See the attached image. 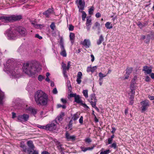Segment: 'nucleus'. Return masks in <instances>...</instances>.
I'll use <instances>...</instances> for the list:
<instances>
[{
	"mask_svg": "<svg viewBox=\"0 0 154 154\" xmlns=\"http://www.w3.org/2000/svg\"><path fill=\"white\" fill-rule=\"evenodd\" d=\"M16 64L14 62L13 59H9L6 62V65H5L4 69L10 76L14 77H17L18 74L17 70L18 68L16 66Z\"/></svg>",
	"mask_w": 154,
	"mask_h": 154,
	"instance_id": "1",
	"label": "nucleus"
},
{
	"mask_svg": "<svg viewBox=\"0 0 154 154\" xmlns=\"http://www.w3.org/2000/svg\"><path fill=\"white\" fill-rule=\"evenodd\" d=\"M34 100L38 106H46L49 101L48 95L43 91L38 90L35 93Z\"/></svg>",
	"mask_w": 154,
	"mask_h": 154,
	"instance_id": "2",
	"label": "nucleus"
},
{
	"mask_svg": "<svg viewBox=\"0 0 154 154\" xmlns=\"http://www.w3.org/2000/svg\"><path fill=\"white\" fill-rule=\"evenodd\" d=\"M8 39H14L19 35L24 36L26 35V31L25 28L20 26L14 29H8L6 32Z\"/></svg>",
	"mask_w": 154,
	"mask_h": 154,
	"instance_id": "3",
	"label": "nucleus"
},
{
	"mask_svg": "<svg viewBox=\"0 0 154 154\" xmlns=\"http://www.w3.org/2000/svg\"><path fill=\"white\" fill-rule=\"evenodd\" d=\"M41 69L38 64L32 63H25L23 67V72L29 76H32L39 72Z\"/></svg>",
	"mask_w": 154,
	"mask_h": 154,
	"instance_id": "4",
	"label": "nucleus"
},
{
	"mask_svg": "<svg viewBox=\"0 0 154 154\" xmlns=\"http://www.w3.org/2000/svg\"><path fill=\"white\" fill-rule=\"evenodd\" d=\"M22 18L21 15L6 16H0V20L5 23H8L20 20Z\"/></svg>",
	"mask_w": 154,
	"mask_h": 154,
	"instance_id": "5",
	"label": "nucleus"
},
{
	"mask_svg": "<svg viewBox=\"0 0 154 154\" xmlns=\"http://www.w3.org/2000/svg\"><path fill=\"white\" fill-rule=\"evenodd\" d=\"M141 108L142 112H144L150 106L149 101L147 100H144L140 102Z\"/></svg>",
	"mask_w": 154,
	"mask_h": 154,
	"instance_id": "6",
	"label": "nucleus"
},
{
	"mask_svg": "<svg viewBox=\"0 0 154 154\" xmlns=\"http://www.w3.org/2000/svg\"><path fill=\"white\" fill-rule=\"evenodd\" d=\"M29 115L26 114H23L17 116L18 121L21 122H25L29 120Z\"/></svg>",
	"mask_w": 154,
	"mask_h": 154,
	"instance_id": "7",
	"label": "nucleus"
},
{
	"mask_svg": "<svg viewBox=\"0 0 154 154\" xmlns=\"http://www.w3.org/2000/svg\"><path fill=\"white\" fill-rule=\"evenodd\" d=\"M74 99V101L77 103L80 104L85 108H89V107L85 103H83V102L81 99V97L79 95H77L76 97H75Z\"/></svg>",
	"mask_w": 154,
	"mask_h": 154,
	"instance_id": "8",
	"label": "nucleus"
},
{
	"mask_svg": "<svg viewBox=\"0 0 154 154\" xmlns=\"http://www.w3.org/2000/svg\"><path fill=\"white\" fill-rule=\"evenodd\" d=\"M57 123L56 121H54L51 124L47 125V130L52 131L56 129Z\"/></svg>",
	"mask_w": 154,
	"mask_h": 154,
	"instance_id": "9",
	"label": "nucleus"
},
{
	"mask_svg": "<svg viewBox=\"0 0 154 154\" xmlns=\"http://www.w3.org/2000/svg\"><path fill=\"white\" fill-rule=\"evenodd\" d=\"M89 99H88L89 102L91 103V105L97 103V100L95 97V94H92L90 96Z\"/></svg>",
	"mask_w": 154,
	"mask_h": 154,
	"instance_id": "10",
	"label": "nucleus"
},
{
	"mask_svg": "<svg viewBox=\"0 0 154 154\" xmlns=\"http://www.w3.org/2000/svg\"><path fill=\"white\" fill-rule=\"evenodd\" d=\"M76 3L79 10H83L84 9L85 6L84 0H77Z\"/></svg>",
	"mask_w": 154,
	"mask_h": 154,
	"instance_id": "11",
	"label": "nucleus"
},
{
	"mask_svg": "<svg viewBox=\"0 0 154 154\" xmlns=\"http://www.w3.org/2000/svg\"><path fill=\"white\" fill-rule=\"evenodd\" d=\"M81 44L87 48H89L90 46L91 42L89 39H85L83 41L81 42Z\"/></svg>",
	"mask_w": 154,
	"mask_h": 154,
	"instance_id": "12",
	"label": "nucleus"
},
{
	"mask_svg": "<svg viewBox=\"0 0 154 154\" xmlns=\"http://www.w3.org/2000/svg\"><path fill=\"white\" fill-rule=\"evenodd\" d=\"M27 144L28 146V149L29 150V152L31 150H34V146L33 142L31 140L28 141L27 142Z\"/></svg>",
	"mask_w": 154,
	"mask_h": 154,
	"instance_id": "13",
	"label": "nucleus"
},
{
	"mask_svg": "<svg viewBox=\"0 0 154 154\" xmlns=\"http://www.w3.org/2000/svg\"><path fill=\"white\" fill-rule=\"evenodd\" d=\"M92 29L95 30L96 29H98L97 34H99L100 33V24L98 22H96L94 24V26L92 27Z\"/></svg>",
	"mask_w": 154,
	"mask_h": 154,
	"instance_id": "14",
	"label": "nucleus"
},
{
	"mask_svg": "<svg viewBox=\"0 0 154 154\" xmlns=\"http://www.w3.org/2000/svg\"><path fill=\"white\" fill-rule=\"evenodd\" d=\"M66 139L68 140H75V135L70 136L69 134L66 131Z\"/></svg>",
	"mask_w": 154,
	"mask_h": 154,
	"instance_id": "15",
	"label": "nucleus"
},
{
	"mask_svg": "<svg viewBox=\"0 0 154 154\" xmlns=\"http://www.w3.org/2000/svg\"><path fill=\"white\" fill-rule=\"evenodd\" d=\"M143 70L145 71L148 74L151 73L152 71V68L146 66H143Z\"/></svg>",
	"mask_w": 154,
	"mask_h": 154,
	"instance_id": "16",
	"label": "nucleus"
},
{
	"mask_svg": "<svg viewBox=\"0 0 154 154\" xmlns=\"http://www.w3.org/2000/svg\"><path fill=\"white\" fill-rule=\"evenodd\" d=\"M27 110L29 111V112L33 115H35L37 112V109L35 108H33L32 107H29L27 109Z\"/></svg>",
	"mask_w": 154,
	"mask_h": 154,
	"instance_id": "17",
	"label": "nucleus"
},
{
	"mask_svg": "<svg viewBox=\"0 0 154 154\" xmlns=\"http://www.w3.org/2000/svg\"><path fill=\"white\" fill-rule=\"evenodd\" d=\"M61 49V52H60V54L63 57H66L67 54L66 50L64 47H60Z\"/></svg>",
	"mask_w": 154,
	"mask_h": 154,
	"instance_id": "18",
	"label": "nucleus"
},
{
	"mask_svg": "<svg viewBox=\"0 0 154 154\" xmlns=\"http://www.w3.org/2000/svg\"><path fill=\"white\" fill-rule=\"evenodd\" d=\"M104 38L102 35H100L99 39L97 41V43L98 45H100L104 41Z\"/></svg>",
	"mask_w": 154,
	"mask_h": 154,
	"instance_id": "19",
	"label": "nucleus"
},
{
	"mask_svg": "<svg viewBox=\"0 0 154 154\" xmlns=\"http://www.w3.org/2000/svg\"><path fill=\"white\" fill-rule=\"evenodd\" d=\"M96 68V66L90 67H88L87 68V71L88 72H93L95 70Z\"/></svg>",
	"mask_w": 154,
	"mask_h": 154,
	"instance_id": "20",
	"label": "nucleus"
},
{
	"mask_svg": "<svg viewBox=\"0 0 154 154\" xmlns=\"http://www.w3.org/2000/svg\"><path fill=\"white\" fill-rule=\"evenodd\" d=\"M70 40L72 44L74 42L75 38V34L73 33H70L69 35Z\"/></svg>",
	"mask_w": 154,
	"mask_h": 154,
	"instance_id": "21",
	"label": "nucleus"
},
{
	"mask_svg": "<svg viewBox=\"0 0 154 154\" xmlns=\"http://www.w3.org/2000/svg\"><path fill=\"white\" fill-rule=\"evenodd\" d=\"M20 147L22 149V151L24 152H29V150L27 148L26 146L23 143H21L20 146Z\"/></svg>",
	"mask_w": 154,
	"mask_h": 154,
	"instance_id": "22",
	"label": "nucleus"
},
{
	"mask_svg": "<svg viewBox=\"0 0 154 154\" xmlns=\"http://www.w3.org/2000/svg\"><path fill=\"white\" fill-rule=\"evenodd\" d=\"M31 23L35 28L37 29L40 28H41V26H43L42 25L37 24L35 21H31Z\"/></svg>",
	"mask_w": 154,
	"mask_h": 154,
	"instance_id": "23",
	"label": "nucleus"
},
{
	"mask_svg": "<svg viewBox=\"0 0 154 154\" xmlns=\"http://www.w3.org/2000/svg\"><path fill=\"white\" fill-rule=\"evenodd\" d=\"M57 147L59 151L61 152L64 150V148L62 147V145L60 144L59 142H57Z\"/></svg>",
	"mask_w": 154,
	"mask_h": 154,
	"instance_id": "24",
	"label": "nucleus"
},
{
	"mask_svg": "<svg viewBox=\"0 0 154 154\" xmlns=\"http://www.w3.org/2000/svg\"><path fill=\"white\" fill-rule=\"evenodd\" d=\"M64 113L62 112L60 114L59 116L57 117L56 119H57L60 122L62 121L63 118L64 116Z\"/></svg>",
	"mask_w": 154,
	"mask_h": 154,
	"instance_id": "25",
	"label": "nucleus"
},
{
	"mask_svg": "<svg viewBox=\"0 0 154 154\" xmlns=\"http://www.w3.org/2000/svg\"><path fill=\"white\" fill-rule=\"evenodd\" d=\"M147 23H142L140 22H138L137 24V25L140 29L142 28L143 27L146 26L147 25Z\"/></svg>",
	"mask_w": 154,
	"mask_h": 154,
	"instance_id": "26",
	"label": "nucleus"
},
{
	"mask_svg": "<svg viewBox=\"0 0 154 154\" xmlns=\"http://www.w3.org/2000/svg\"><path fill=\"white\" fill-rule=\"evenodd\" d=\"M105 27L108 29H110L112 28V25L111 23L109 22H107L105 24Z\"/></svg>",
	"mask_w": 154,
	"mask_h": 154,
	"instance_id": "27",
	"label": "nucleus"
},
{
	"mask_svg": "<svg viewBox=\"0 0 154 154\" xmlns=\"http://www.w3.org/2000/svg\"><path fill=\"white\" fill-rule=\"evenodd\" d=\"M79 114H78L77 113L74 114L73 117H72V119L74 121H75L79 117Z\"/></svg>",
	"mask_w": 154,
	"mask_h": 154,
	"instance_id": "28",
	"label": "nucleus"
},
{
	"mask_svg": "<svg viewBox=\"0 0 154 154\" xmlns=\"http://www.w3.org/2000/svg\"><path fill=\"white\" fill-rule=\"evenodd\" d=\"M135 83V80L131 81V84L130 86V89H136V87L135 85H134V83Z\"/></svg>",
	"mask_w": 154,
	"mask_h": 154,
	"instance_id": "29",
	"label": "nucleus"
},
{
	"mask_svg": "<svg viewBox=\"0 0 154 154\" xmlns=\"http://www.w3.org/2000/svg\"><path fill=\"white\" fill-rule=\"evenodd\" d=\"M146 40L145 41L146 43H148L149 42V40L151 39V36L150 35L148 34L146 36Z\"/></svg>",
	"mask_w": 154,
	"mask_h": 154,
	"instance_id": "30",
	"label": "nucleus"
},
{
	"mask_svg": "<svg viewBox=\"0 0 154 154\" xmlns=\"http://www.w3.org/2000/svg\"><path fill=\"white\" fill-rule=\"evenodd\" d=\"M91 20L89 18H88L87 17V21L86 23V25H91Z\"/></svg>",
	"mask_w": 154,
	"mask_h": 154,
	"instance_id": "31",
	"label": "nucleus"
},
{
	"mask_svg": "<svg viewBox=\"0 0 154 154\" xmlns=\"http://www.w3.org/2000/svg\"><path fill=\"white\" fill-rule=\"evenodd\" d=\"M83 95L86 98H88V91L87 90H83Z\"/></svg>",
	"mask_w": 154,
	"mask_h": 154,
	"instance_id": "32",
	"label": "nucleus"
},
{
	"mask_svg": "<svg viewBox=\"0 0 154 154\" xmlns=\"http://www.w3.org/2000/svg\"><path fill=\"white\" fill-rule=\"evenodd\" d=\"M60 47H63L64 46L63 39L62 37H61L60 38Z\"/></svg>",
	"mask_w": 154,
	"mask_h": 154,
	"instance_id": "33",
	"label": "nucleus"
},
{
	"mask_svg": "<svg viewBox=\"0 0 154 154\" xmlns=\"http://www.w3.org/2000/svg\"><path fill=\"white\" fill-rule=\"evenodd\" d=\"M82 18L83 20H85V18L86 17V14L85 12L84 11H82Z\"/></svg>",
	"mask_w": 154,
	"mask_h": 154,
	"instance_id": "34",
	"label": "nucleus"
},
{
	"mask_svg": "<svg viewBox=\"0 0 154 154\" xmlns=\"http://www.w3.org/2000/svg\"><path fill=\"white\" fill-rule=\"evenodd\" d=\"M37 127L39 128L47 130V125L46 126H42L40 125H38Z\"/></svg>",
	"mask_w": 154,
	"mask_h": 154,
	"instance_id": "35",
	"label": "nucleus"
},
{
	"mask_svg": "<svg viewBox=\"0 0 154 154\" xmlns=\"http://www.w3.org/2000/svg\"><path fill=\"white\" fill-rule=\"evenodd\" d=\"M28 154H38V152L35 150H31L28 152Z\"/></svg>",
	"mask_w": 154,
	"mask_h": 154,
	"instance_id": "36",
	"label": "nucleus"
},
{
	"mask_svg": "<svg viewBox=\"0 0 154 154\" xmlns=\"http://www.w3.org/2000/svg\"><path fill=\"white\" fill-rule=\"evenodd\" d=\"M44 15H45L46 17H49V15L50 14V13L49 11V10H47L43 13Z\"/></svg>",
	"mask_w": 154,
	"mask_h": 154,
	"instance_id": "37",
	"label": "nucleus"
},
{
	"mask_svg": "<svg viewBox=\"0 0 154 154\" xmlns=\"http://www.w3.org/2000/svg\"><path fill=\"white\" fill-rule=\"evenodd\" d=\"M50 28H51V29L52 30H54L55 28V25L54 23V22L52 23L51 25H50Z\"/></svg>",
	"mask_w": 154,
	"mask_h": 154,
	"instance_id": "38",
	"label": "nucleus"
},
{
	"mask_svg": "<svg viewBox=\"0 0 154 154\" xmlns=\"http://www.w3.org/2000/svg\"><path fill=\"white\" fill-rule=\"evenodd\" d=\"M111 148H113L114 149H116L117 148V145L116 143H114L110 146Z\"/></svg>",
	"mask_w": 154,
	"mask_h": 154,
	"instance_id": "39",
	"label": "nucleus"
},
{
	"mask_svg": "<svg viewBox=\"0 0 154 154\" xmlns=\"http://www.w3.org/2000/svg\"><path fill=\"white\" fill-rule=\"evenodd\" d=\"M45 78V76H43L41 75H40L38 77V79L40 81H42Z\"/></svg>",
	"mask_w": 154,
	"mask_h": 154,
	"instance_id": "40",
	"label": "nucleus"
},
{
	"mask_svg": "<svg viewBox=\"0 0 154 154\" xmlns=\"http://www.w3.org/2000/svg\"><path fill=\"white\" fill-rule=\"evenodd\" d=\"M110 150L109 149H108L104 151L101 152L100 153V154H108Z\"/></svg>",
	"mask_w": 154,
	"mask_h": 154,
	"instance_id": "41",
	"label": "nucleus"
},
{
	"mask_svg": "<svg viewBox=\"0 0 154 154\" xmlns=\"http://www.w3.org/2000/svg\"><path fill=\"white\" fill-rule=\"evenodd\" d=\"M132 68H129L127 69L126 70V73L130 74L132 72Z\"/></svg>",
	"mask_w": 154,
	"mask_h": 154,
	"instance_id": "42",
	"label": "nucleus"
},
{
	"mask_svg": "<svg viewBox=\"0 0 154 154\" xmlns=\"http://www.w3.org/2000/svg\"><path fill=\"white\" fill-rule=\"evenodd\" d=\"M57 108H59L62 107L63 109H65L66 107V106L64 105H61L60 104H58L57 105Z\"/></svg>",
	"mask_w": 154,
	"mask_h": 154,
	"instance_id": "43",
	"label": "nucleus"
},
{
	"mask_svg": "<svg viewBox=\"0 0 154 154\" xmlns=\"http://www.w3.org/2000/svg\"><path fill=\"white\" fill-rule=\"evenodd\" d=\"M96 103H94L91 105L92 107L93 108H94L97 111H99V109L96 106Z\"/></svg>",
	"mask_w": 154,
	"mask_h": 154,
	"instance_id": "44",
	"label": "nucleus"
},
{
	"mask_svg": "<svg viewBox=\"0 0 154 154\" xmlns=\"http://www.w3.org/2000/svg\"><path fill=\"white\" fill-rule=\"evenodd\" d=\"M82 73L81 72H78L77 75V78H82Z\"/></svg>",
	"mask_w": 154,
	"mask_h": 154,
	"instance_id": "45",
	"label": "nucleus"
},
{
	"mask_svg": "<svg viewBox=\"0 0 154 154\" xmlns=\"http://www.w3.org/2000/svg\"><path fill=\"white\" fill-rule=\"evenodd\" d=\"M83 117L82 116H81L79 120V122L81 124H82L83 123Z\"/></svg>",
	"mask_w": 154,
	"mask_h": 154,
	"instance_id": "46",
	"label": "nucleus"
},
{
	"mask_svg": "<svg viewBox=\"0 0 154 154\" xmlns=\"http://www.w3.org/2000/svg\"><path fill=\"white\" fill-rule=\"evenodd\" d=\"M107 75H104L101 72H100L99 74V77H101L103 78L106 77Z\"/></svg>",
	"mask_w": 154,
	"mask_h": 154,
	"instance_id": "47",
	"label": "nucleus"
},
{
	"mask_svg": "<svg viewBox=\"0 0 154 154\" xmlns=\"http://www.w3.org/2000/svg\"><path fill=\"white\" fill-rule=\"evenodd\" d=\"M77 95V94L76 93L75 94H69V97H74V98H75V97H76Z\"/></svg>",
	"mask_w": 154,
	"mask_h": 154,
	"instance_id": "48",
	"label": "nucleus"
},
{
	"mask_svg": "<svg viewBox=\"0 0 154 154\" xmlns=\"http://www.w3.org/2000/svg\"><path fill=\"white\" fill-rule=\"evenodd\" d=\"M113 139H112V138H109L108 139V143H106V145H108L109 144H111L112 141Z\"/></svg>",
	"mask_w": 154,
	"mask_h": 154,
	"instance_id": "49",
	"label": "nucleus"
},
{
	"mask_svg": "<svg viewBox=\"0 0 154 154\" xmlns=\"http://www.w3.org/2000/svg\"><path fill=\"white\" fill-rule=\"evenodd\" d=\"M82 78H77L76 81L78 84H80L81 82V79Z\"/></svg>",
	"mask_w": 154,
	"mask_h": 154,
	"instance_id": "50",
	"label": "nucleus"
},
{
	"mask_svg": "<svg viewBox=\"0 0 154 154\" xmlns=\"http://www.w3.org/2000/svg\"><path fill=\"white\" fill-rule=\"evenodd\" d=\"M62 66L63 68V69H67V66H66V64H65L62 63Z\"/></svg>",
	"mask_w": 154,
	"mask_h": 154,
	"instance_id": "51",
	"label": "nucleus"
},
{
	"mask_svg": "<svg viewBox=\"0 0 154 154\" xmlns=\"http://www.w3.org/2000/svg\"><path fill=\"white\" fill-rule=\"evenodd\" d=\"M74 27L72 25H69V31H72L74 29Z\"/></svg>",
	"mask_w": 154,
	"mask_h": 154,
	"instance_id": "52",
	"label": "nucleus"
},
{
	"mask_svg": "<svg viewBox=\"0 0 154 154\" xmlns=\"http://www.w3.org/2000/svg\"><path fill=\"white\" fill-rule=\"evenodd\" d=\"M35 38H37L39 39H42V37L39 35L38 34H36L35 35Z\"/></svg>",
	"mask_w": 154,
	"mask_h": 154,
	"instance_id": "53",
	"label": "nucleus"
},
{
	"mask_svg": "<svg viewBox=\"0 0 154 154\" xmlns=\"http://www.w3.org/2000/svg\"><path fill=\"white\" fill-rule=\"evenodd\" d=\"M85 141L88 143H90L91 142V139L89 138H87L85 140Z\"/></svg>",
	"mask_w": 154,
	"mask_h": 154,
	"instance_id": "54",
	"label": "nucleus"
},
{
	"mask_svg": "<svg viewBox=\"0 0 154 154\" xmlns=\"http://www.w3.org/2000/svg\"><path fill=\"white\" fill-rule=\"evenodd\" d=\"M80 148L84 152H85L87 151L86 147H84L81 146L80 147Z\"/></svg>",
	"mask_w": 154,
	"mask_h": 154,
	"instance_id": "55",
	"label": "nucleus"
},
{
	"mask_svg": "<svg viewBox=\"0 0 154 154\" xmlns=\"http://www.w3.org/2000/svg\"><path fill=\"white\" fill-rule=\"evenodd\" d=\"M151 36V39H154V32L151 33L150 34H149Z\"/></svg>",
	"mask_w": 154,
	"mask_h": 154,
	"instance_id": "56",
	"label": "nucleus"
},
{
	"mask_svg": "<svg viewBox=\"0 0 154 154\" xmlns=\"http://www.w3.org/2000/svg\"><path fill=\"white\" fill-rule=\"evenodd\" d=\"M52 92L54 94H56L57 93V91L56 88H55L53 89Z\"/></svg>",
	"mask_w": 154,
	"mask_h": 154,
	"instance_id": "57",
	"label": "nucleus"
},
{
	"mask_svg": "<svg viewBox=\"0 0 154 154\" xmlns=\"http://www.w3.org/2000/svg\"><path fill=\"white\" fill-rule=\"evenodd\" d=\"M70 66V62L69 61L67 63V65L66 67V69L67 70H69V69Z\"/></svg>",
	"mask_w": 154,
	"mask_h": 154,
	"instance_id": "58",
	"label": "nucleus"
},
{
	"mask_svg": "<svg viewBox=\"0 0 154 154\" xmlns=\"http://www.w3.org/2000/svg\"><path fill=\"white\" fill-rule=\"evenodd\" d=\"M148 97L151 100H154V97L153 96H151L150 95H149Z\"/></svg>",
	"mask_w": 154,
	"mask_h": 154,
	"instance_id": "59",
	"label": "nucleus"
},
{
	"mask_svg": "<svg viewBox=\"0 0 154 154\" xmlns=\"http://www.w3.org/2000/svg\"><path fill=\"white\" fill-rule=\"evenodd\" d=\"M150 78H149V77L148 76H146V78H145V80L147 82H149V81H150Z\"/></svg>",
	"mask_w": 154,
	"mask_h": 154,
	"instance_id": "60",
	"label": "nucleus"
},
{
	"mask_svg": "<svg viewBox=\"0 0 154 154\" xmlns=\"http://www.w3.org/2000/svg\"><path fill=\"white\" fill-rule=\"evenodd\" d=\"M91 25H86V28L87 29V30L88 31H89L90 30V29L91 27Z\"/></svg>",
	"mask_w": 154,
	"mask_h": 154,
	"instance_id": "61",
	"label": "nucleus"
},
{
	"mask_svg": "<svg viewBox=\"0 0 154 154\" xmlns=\"http://www.w3.org/2000/svg\"><path fill=\"white\" fill-rule=\"evenodd\" d=\"M91 61L93 62L94 61V56L93 54H91Z\"/></svg>",
	"mask_w": 154,
	"mask_h": 154,
	"instance_id": "62",
	"label": "nucleus"
},
{
	"mask_svg": "<svg viewBox=\"0 0 154 154\" xmlns=\"http://www.w3.org/2000/svg\"><path fill=\"white\" fill-rule=\"evenodd\" d=\"M95 16L97 18H99L101 16V14L99 13H97L96 14Z\"/></svg>",
	"mask_w": 154,
	"mask_h": 154,
	"instance_id": "63",
	"label": "nucleus"
},
{
	"mask_svg": "<svg viewBox=\"0 0 154 154\" xmlns=\"http://www.w3.org/2000/svg\"><path fill=\"white\" fill-rule=\"evenodd\" d=\"M61 101L63 103H66L67 101L66 99L62 98L61 99Z\"/></svg>",
	"mask_w": 154,
	"mask_h": 154,
	"instance_id": "64",
	"label": "nucleus"
}]
</instances>
